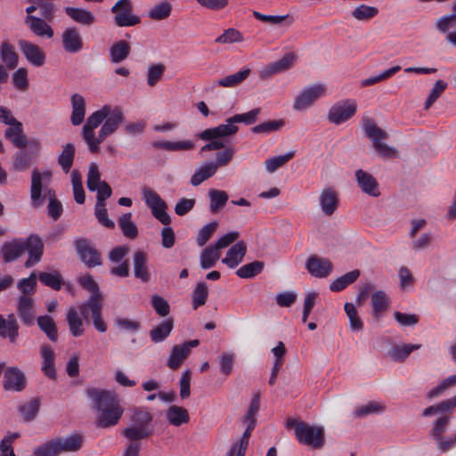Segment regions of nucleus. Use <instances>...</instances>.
Wrapping results in <instances>:
<instances>
[{"label": "nucleus", "instance_id": "f257e3e1", "mask_svg": "<svg viewBox=\"0 0 456 456\" xmlns=\"http://www.w3.org/2000/svg\"><path fill=\"white\" fill-rule=\"evenodd\" d=\"M125 119L119 107L105 104L93 112L82 128V138L92 153L100 151V144L109 135L114 134Z\"/></svg>", "mask_w": 456, "mask_h": 456}, {"label": "nucleus", "instance_id": "f03ea898", "mask_svg": "<svg viewBox=\"0 0 456 456\" xmlns=\"http://www.w3.org/2000/svg\"><path fill=\"white\" fill-rule=\"evenodd\" d=\"M142 200L151 209V215L159 220L165 227L161 230V244L166 248H172L175 243V235L172 227L169 226L171 217L167 213V204L159 194L150 186L142 189Z\"/></svg>", "mask_w": 456, "mask_h": 456}, {"label": "nucleus", "instance_id": "7ed1b4c3", "mask_svg": "<svg viewBox=\"0 0 456 456\" xmlns=\"http://www.w3.org/2000/svg\"><path fill=\"white\" fill-rule=\"evenodd\" d=\"M287 428H293L298 443L314 449H321L325 444V430L322 426L310 425L303 420L288 419Z\"/></svg>", "mask_w": 456, "mask_h": 456}, {"label": "nucleus", "instance_id": "20e7f679", "mask_svg": "<svg viewBox=\"0 0 456 456\" xmlns=\"http://www.w3.org/2000/svg\"><path fill=\"white\" fill-rule=\"evenodd\" d=\"M362 123L365 135L371 141L374 150L380 157L394 159L397 156L396 149L383 142L388 137L387 133L379 127L372 118L363 117Z\"/></svg>", "mask_w": 456, "mask_h": 456}, {"label": "nucleus", "instance_id": "39448f33", "mask_svg": "<svg viewBox=\"0 0 456 456\" xmlns=\"http://www.w3.org/2000/svg\"><path fill=\"white\" fill-rule=\"evenodd\" d=\"M78 309L86 321L91 317L94 327L101 333L107 331V324L102 318V301L94 297L86 301L78 304Z\"/></svg>", "mask_w": 456, "mask_h": 456}, {"label": "nucleus", "instance_id": "423d86ee", "mask_svg": "<svg viewBox=\"0 0 456 456\" xmlns=\"http://www.w3.org/2000/svg\"><path fill=\"white\" fill-rule=\"evenodd\" d=\"M86 395L90 399L92 408L97 413L119 404L118 396L113 390L88 387Z\"/></svg>", "mask_w": 456, "mask_h": 456}, {"label": "nucleus", "instance_id": "0eeeda50", "mask_svg": "<svg viewBox=\"0 0 456 456\" xmlns=\"http://www.w3.org/2000/svg\"><path fill=\"white\" fill-rule=\"evenodd\" d=\"M75 250L83 264L88 268L102 265V256L93 243L86 238H77L73 241Z\"/></svg>", "mask_w": 456, "mask_h": 456}, {"label": "nucleus", "instance_id": "6e6552de", "mask_svg": "<svg viewBox=\"0 0 456 456\" xmlns=\"http://www.w3.org/2000/svg\"><path fill=\"white\" fill-rule=\"evenodd\" d=\"M327 93V86L322 83H316L305 87L295 98L293 109L295 110H305L310 108L318 99Z\"/></svg>", "mask_w": 456, "mask_h": 456}, {"label": "nucleus", "instance_id": "1a4fd4ad", "mask_svg": "<svg viewBox=\"0 0 456 456\" xmlns=\"http://www.w3.org/2000/svg\"><path fill=\"white\" fill-rule=\"evenodd\" d=\"M28 150L20 149L12 156L13 169L19 172L26 171L31 166L33 159L39 154L41 142L37 138L29 140Z\"/></svg>", "mask_w": 456, "mask_h": 456}, {"label": "nucleus", "instance_id": "9d476101", "mask_svg": "<svg viewBox=\"0 0 456 456\" xmlns=\"http://www.w3.org/2000/svg\"><path fill=\"white\" fill-rule=\"evenodd\" d=\"M110 12L115 14L114 22L118 27H132L141 22L140 17L133 13L131 0H118Z\"/></svg>", "mask_w": 456, "mask_h": 456}, {"label": "nucleus", "instance_id": "9b49d317", "mask_svg": "<svg viewBox=\"0 0 456 456\" xmlns=\"http://www.w3.org/2000/svg\"><path fill=\"white\" fill-rule=\"evenodd\" d=\"M357 104L354 100L346 99L333 104L328 112V120L334 125H341L354 116Z\"/></svg>", "mask_w": 456, "mask_h": 456}, {"label": "nucleus", "instance_id": "f8f14e48", "mask_svg": "<svg viewBox=\"0 0 456 456\" xmlns=\"http://www.w3.org/2000/svg\"><path fill=\"white\" fill-rule=\"evenodd\" d=\"M24 251H27L28 257L24 265L26 268H30L41 261L44 253V243L37 234H30L28 238L23 240Z\"/></svg>", "mask_w": 456, "mask_h": 456}, {"label": "nucleus", "instance_id": "ddd939ff", "mask_svg": "<svg viewBox=\"0 0 456 456\" xmlns=\"http://www.w3.org/2000/svg\"><path fill=\"white\" fill-rule=\"evenodd\" d=\"M18 317L21 323L27 327H31L37 321L36 304L29 296H20L17 300L16 307Z\"/></svg>", "mask_w": 456, "mask_h": 456}, {"label": "nucleus", "instance_id": "4468645a", "mask_svg": "<svg viewBox=\"0 0 456 456\" xmlns=\"http://www.w3.org/2000/svg\"><path fill=\"white\" fill-rule=\"evenodd\" d=\"M24 372L18 367H7L4 372L3 387L6 391L21 392L26 388Z\"/></svg>", "mask_w": 456, "mask_h": 456}, {"label": "nucleus", "instance_id": "2eb2a0df", "mask_svg": "<svg viewBox=\"0 0 456 456\" xmlns=\"http://www.w3.org/2000/svg\"><path fill=\"white\" fill-rule=\"evenodd\" d=\"M200 345L198 339L187 341L182 345L173 346L167 365L171 370H177L191 354V349Z\"/></svg>", "mask_w": 456, "mask_h": 456}, {"label": "nucleus", "instance_id": "dca6fc26", "mask_svg": "<svg viewBox=\"0 0 456 456\" xmlns=\"http://www.w3.org/2000/svg\"><path fill=\"white\" fill-rule=\"evenodd\" d=\"M18 45L21 53L32 66L41 67L45 64L46 55L39 45L25 39L19 40Z\"/></svg>", "mask_w": 456, "mask_h": 456}, {"label": "nucleus", "instance_id": "f3484780", "mask_svg": "<svg viewBox=\"0 0 456 456\" xmlns=\"http://www.w3.org/2000/svg\"><path fill=\"white\" fill-rule=\"evenodd\" d=\"M295 61L296 54L292 52L287 53L281 59L263 67L259 71V77L262 79H266L273 75L287 71L294 65Z\"/></svg>", "mask_w": 456, "mask_h": 456}, {"label": "nucleus", "instance_id": "a211bd4d", "mask_svg": "<svg viewBox=\"0 0 456 456\" xmlns=\"http://www.w3.org/2000/svg\"><path fill=\"white\" fill-rule=\"evenodd\" d=\"M238 131V126H236L235 122L232 121V117H230L225 120L224 124H221L216 127L205 129L199 134V137L204 141L211 139H221L224 137L234 135Z\"/></svg>", "mask_w": 456, "mask_h": 456}, {"label": "nucleus", "instance_id": "6ab92c4d", "mask_svg": "<svg viewBox=\"0 0 456 456\" xmlns=\"http://www.w3.org/2000/svg\"><path fill=\"white\" fill-rule=\"evenodd\" d=\"M61 44L67 53H79L84 47V41L78 28L75 26L67 27L61 34Z\"/></svg>", "mask_w": 456, "mask_h": 456}, {"label": "nucleus", "instance_id": "aec40b11", "mask_svg": "<svg viewBox=\"0 0 456 456\" xmlns=\"http://www.w3.org/2000/svg\"><path fill=\"white\" fill-rule=\"evenodd\" d=\"M24 24L36 37L51 39L54 36L53 27L48 23V20L41 17L26 16Z\"/></svg>", "mask_w": 456, "mask_h": 456}, {"label": "nucleus", "instance_id": "412c9836", "mask_svg": "<svg viewBox=\"0 0 456 456\" xmlns=\"http://www.w3.org/2000/svg\"><path fill=\"white\" fill-rule=\"evenodd\" d=\"M305 268L316 278H326L331 273L333 265L329 259L314 255L306 260Z\"/></svg>", "mask_w": 456, "mask_h": 456}, {"label": "nucleus", "instance_id": "4be33fe9", "mask_svg": "<svg viewBox=\"0 0 456 456\" xmlns=\"http://www.w3.org/2000/svg\"><path fill=\"white\" fill-rule=\"evenodd\" d=\"M338 202V195L334 188L328 187L321 191L319 195V205L322 212L325 216H331L337 211Z\"/></svg>", "mask_w": 456, "mask_h": 456}, {"label": "nucleus", "instance_id": "5701e85b", "mask_svg": "<svg viewBox=\"0 0 456 456\" xmlns=\"http://www.w3.org/2000/svg\"><path fill=\"white\" fill-rule=\"evenodd\" d=\"M355 179L359 188L365 194L371 197H379L380 195L379 183L371 174L362 169H358L355 171Z\"/></svg>", "mask_w": 456, "mask_h": 456}, {"label": "nucleus", "instance_id": "b1692460", "mask_svg": "<svg viewBox=\"0 0 456 456\" xmlns=\"http://www.w3.org/2000/svg\"><path fill=\"white\" fill-rule=\"evenodd\" d=\"M123 412L124 409L119 403L97 413V427L106 428L117 425L122 417Z\"/></svg>", "mask_w": 456, "mask_h": 456}, {"label": "nucleus", "instance_id": "393cba45", "mask_svg": "<svg viewBox=\"0 0 456 456\" xmlns=\"http://www.w3.org/2000/svg\"><path fill=\"white\" fill-rule=\"evenodd\" d=\"M19 323L17 322L16 316L13 314H8L6 319H4L2 314H0L1 338H8L10 342L15 343L19 337Z\"/></svg>", "mask_w": 456, "mask_h": 456}, {"label": "nucleus", "instance_id": "a878e982", "mask_svg": "<svg viewBox=\"0 0 456 456\" xmlns=\"http://www.w3.org/2000/svg\"><path fill=\"white\" fill-rule=\"evenodd\" d=\"M84 317L81 315L78 306H70L66 314L69 330L74 338L82 336L85 332Z\"/></svg>", "mask_w": 456, "mask_h": 456}, {"label": "nucleus", "instance_id": "bb28decb", "mask_svg": "<svg viewBox=\"0 0 456 456\" xmlns=\"http://www.w3.org/2000/svg\"><path fill=\"white\" fill-rule=\"evenodd\" d=\"M40 355L42 358L41 370L49 379H55V353L49 345H43L40 347Z\"/></svg>", "mask_w": 456, "mask_h": 456}, {"label": "nucleus", "instance_id": "cd10ccee", "mask_svg": "<svg viewBox=\"0 0 456 456\" xmlns=\"http://www.w3.org/2000/svg\"><path fill=\"white\" fill-rule=\"evenodd\" d=\"M4 137L18 149H24L29 142L24 134L23 125L20 121L16 122L13 126H9L4 131Z\"/></svg>", "mask_w": 456, "mask_h": 456}, {"label": "nucleus", "instance_id": "c85d7f7f", "mask_svg": "<svg viewBox=\"0 0 456 456\" xmlns=\"http://www.w3.org/2000/svg\"><path fill=\"white\" fill-rule=\"evenodd\" d=\"M134 275L142 282H148L151 273L148 269V256L143 251H136L133 256Z\"/></svg>", "mask_w": 456, "mask_h": 456}, {"label": "nucleus", "instance_id": "c756f323", "mask_svg": "<svg viewBox=\"0 0 456 456\" xmlns=\"http://www.w3.org/2000/svg\"><path fill=\"white\" fill-rule=\"evenodd\" d=\"M246 252V243L242 240L239 241L229 248L226 256L223 258L222 262L229 268L233 269L242 262Z\"/></svg>", "mask_w": 456, "mask_h": 456}, {"label": "nucleus", "instance_id": "7c9ffc66", "mask_svg": "<svg viewBox=\"0 0 456 456\" xmlns=\"http://www.w3.org/2000/svg\"><path fill=\"white\" fill-rule=\"evenodd\" d=\"M43 180L41 172L35 168L31 174L30 199L34 208L40 207L44 204L45 198L42 197Z\"/></svg>", "mask_w": 456, "mask_h": 456}, {"label": "nucleus", "instance_id": "2f4dec72", "mask_svg": "<svg viewBox=\"0 0 456 456\" xmlns=\"http://www.w3.org/2000/svg\"><path fill=\"white\" fill-rule=\"evenodd\" d=\"M64 12L73 21L84 26H92L96 21L95 15L84 8L66 6Z\"/></svg>", "mask_w": 456, "mask_h": 456}, {"label": "nucleus", "instance_id": "473e14b6", "mask_svg": "<svg viewBox=\"0 0 456 456\" xmlns=\"http://www.w3.org/2000/svg\"><path fill=\"white\" fill-rule=\"evenodd\" d=\"M248 427L241 436L240 439L235 442L231 449L226 452V456H245L248 445L251 432L256 426L255 420H247Z\"/></svg>", "mask_w": 456, "mask_h": 456}, {"label": "nucleus", "instance_id": "72a5a7b5", "mask_svg": "<svg viewBox=\"0 0 456 456\" xmlns=\"http://www.w3.org/2000/svg\"><path fill=\"white\" fill-rule=\"evenodd\" d=\"M4 262H13L21 256L25 251L23 247V239H15L5 242L1 248Z\"/></svg>", "mask_w": 456, "mask_h": 456}, {"label": "nucleus", "instance_id": "f704fd0d", "mask_svg": "<svg viewBox=\"0 0 456 456\" xmlns=\"http://www.w3.org/2000/svg\"><path fill=\"white\" fill-rule=\"evenodd\" d=\"M72 113L70 116V122L73 126L80 125L86 115V101L85 98L79 94L71 95Z\"/></svg>", "mask_w": 456, "mask_h": 456}, {"label": "nucleus", "instance_id": "c9c22d12", "mask_svg": "<svg viewBox=\"0 0 456 456\" xmlns=\"http://www.w3.org/2000/svg\"><path fill=\"white\" fill-rule=\"evenodd\" d=\"M155 149H163L167 151H189L195 148V143L191 140L183 141H155L152 142Z\"/></svg>", "mask_w": 456, "mask_h": 456}, {"label": "nucleus", "instance_id": "e433bc0d", "mask_svg": "<svg viewBox=\"0 0 456 456\" xmlns=\"http://www.w3.org/2000/svg\"><path fill=\"white\" fill-rule=\"evenodd\" d=\"M174 328L173 319H167L150 330V338L153 343H160L166 340Z\"/></svg>", "mask_w": 456, "mask_h": 456}, {"label": "nucleus", "instance_id": "4c0bfd02", "mask_svg": "<svg viewBox=\"0 0 456 456\" xmlns=\"http://www.w3.org/2000/svg\"><path fill=\"white\" fill-rule=\"evenodd\" d=\"M0 59L8 69H14L19 63V55L10 43L4 42L0 46Z\"/></svg>", "mask_w": 456, "mask_h": 456}, {"label": "nucleus", "instance_id": "58836bf2", "mask_svg": "<svg viewBox=\"0 0 456 456\" xmlns=\"http://www.w3.org/2000/svg\"><path fill=\"white\" fill-rule=\"evenodd\" d=\"M37 323L49 340L56 342L58 340V330L56 323L52 316L48 314L41 315L37 318Z\"/></svg>", "mask_w": 456, "mask_h": 456}, {"label": "nucleus", "instance_id": "ea45409f", "mask_svg": "<svg viewBox=\"0 0 456 456\" xmlns=\"http://www.w3.org/2000/svg\"><path fill=\"white\" fill-rule=\"evenodd\" d=\"M166 417L168 422L175 427L188 423L190 416L188 411L181 406L172 405L167 411Z\"/></svg>", "mask_w": 456, "mask_h": 456}, {"label": "nucleus", "instance_id": "a19ab883", "mask_svg": "<svg viewBox=\"0 0 456 456\" xmlns=\"http://www.w3.org/2000/svg\"><path fill=\"white\" fill-rule=\"evenodd\" d=\"M216 169L212 162H205L199 168H197L194 174L191 177V184L192 186H199L204 181L212 177L216 173Z\"/></svg>", "mask_w": 456, "mask_h": 456}, {"label": "nucleus", "instance_id": "79ce46f5", "mask_svg": "<svg viewBox=\"0 0 456 456\" xmlns=\"http://www.w3.org/2000/svg\"><path fill=\"white\" fill-rule=\"evenodd\" d=\"M131 46L125 40L114 43L110 48V61L113 63H119L125 61L130 54Z\"/></svg>", "mask_w": 456, "mask_h": 456}, {"label": "nucleus", "instance_id": "37998d69", "mask_svg": "<svg viewBox=\"0 0 456 456\" xmlns=\"http://www.w3.org/2000/svg\"><path fill=\"white\" fill-rule=\"evenodd\" d=\"M40 398L35 397L28 403L20 405L18 411L24 421L29 422L35 419L37 416L40 410Z\"/></svg>", "mask_w": 456, "mask_h": 456}, {"label": "nucleus", "instance_id": "c03bdc74", "mask_svg": "<svg viewBox=\"0 0 456 456\" xmlns=\"http://www.w3.org/2000/svg\"><path fill=\"white\" fill-rule=\"evenodd\" d=\"M251 70L249 68H244L234 74L228 75L219 78L216 84L222 87H236L240 85L249 76Z\"/></svg>", "mask_w": 456, "mask_h": 456}, {"label": "nucleus", "instance_id": "a18cd8bd", "mask_svg": "<svg viewBox=\"0 0 456 456\" xmlns=\"http://www.w3.org/2000/svg\"><path fill=\"white\" fill-rule=\"evenodd\" d=\"M421 347L419 344L396 345L388 352V356L395 362H403L411 352Z\"/></svg>", "mask_w": 456, "mask_h": 456}, {"label": "nucleus", "instance_id": "49530a36", "mask_svg": "<svg viewBox=\"0 0 456 456\" xmlns=\"http://www.w3.org/2000/svg\"><path fill=\"white\" fill-rule=\"evenodd\" d=\"M61 453L77 452L82 447L83 436L79 434H73L67 437H56Z\"/></svg>", "mask_w": 456, "mask_h": 456}, {"label": "nucleus", "instance_id": "de8ad7c7", "mask_svg": "<svg viewBox=\"0 0 456 456\" xmlns=\"http://www.w3.org/2000/svg\"><path fill=\"white\" fill-rule=\"evenodd\" d=\"M208 197L210 200L209 211L212 214H216L225 206L229 200V196L226 191L217 189H210L208 191Z\"/></svg>", "mask_w": 456, "mask_h": 456}, {"label": "nucleus", "instance_id": "09e8293b", "mask_svg": "<svg viewBox=\"0 0 456 456\" xmlns=\"http://www.w3.org/2000/svg\"><path fill=\"white\" fill-rule=\"evenodd\" d=\"M76 149L73 143H67L62 147V151L58 157V164L62 171L68 174L73 165Z\"/></svg>", "mask_w": 456, "mask_h": 456}, {"label": "nucleus", "instance_id": "8fccbe9b", "mask_svg": "<svg viewBox=\"0 0 456 456\" xmlns=\"http://www.w3.org/2000/svg\"><path fill=\"white\" fill-rule=\"evenodd\" d=\"M360 274L361 273L358 269L348 272L333 281L330 285V289L334 292L341 291L354 283L360 277Z\"/></svg>", "mask_w": 456, "mask_h": 456}, {"label": "nucleus", "instance_id": "3c124183", "mask_svg": "<svg viewBox=\"0 0 456 456\" xmlns=\"http://www.w3.org/2000/svg\"><path fill=\"white\" fill-rule=\"evenodd\" d=\"M151 433L152 429L150 427H139L135 425H131L122 431L123 436L132 442L145 439L149 437Z\"/></svg>", "mask_w": 456, "mask_h": 456}, {"label": "nucleus", "instance_id": "603ef678", "mask_svg": "<svg viewBox=\"0 0 456 456\" xmlns=\"http://www.w3.org/2000/svg\"><path fill=\"white\" fill-rule=\"evenodd\" d=\"M264 262L256 260L240 266L236 271V274L242 279H251L259 274L264 270Z\"/></svg>", "mask_w": 456, "mask_h": 456}, {"label": "nucleus", "instance_id": "864d4df0", "mask_svg": "<svg viewBox=\"0 0 456 456\" xmlns=\"http://www.w3.org/2000/svg\"><path fill=\"white\" fill-rule=\"evenodd\" d=\"M371 306L373 309V315L379 318L383 312L387 309L388 297L383 290H378L371 296Z\"/></svg>", "mask_w": 456, "mask_h": 456}, {"label": "nucleus", "instance_id": "5fc2aeb1", "mask_svg": "<svg viewBox=\"0 0 456 456\" xmlns=\"http://www.w3.org/2000/svg\"><path fill=\"white\" fill-rule=\"evenodd\" d=\"M118 226L123 234L129 239H134L138 235L136 224L132 221V214L126 213L118 219Z\"/></svg>", "mask_w": 456, "mask_h": 456}, {"label": "nucleus", "instance_id": "6e6d98bb", "mask_svg": "<svg viewBox=\"0 0 456 456\" xmlns=\"http://www.w3.org/2000/svg\"><path fill=\"white\" fill-rule=\"evenodd\" d=\"M451 418L448 415H442L433 423L429 430V436L435 440H441L443 434L447 431Z\"/></svg>", "mask_w": 456, "mask_h": 456}, {"label": "nucleus", "instance_id": "4d7b16f0", "mask_svg": "<svg viewBox=\"0 0 456 456\" xmlns=\"http://www.w3.org/2000/svg\"><path fill=\"white\" fill-rule=\"evenodd\" d=\"M208 296L207 283L199 282L191 293V305L194 310L206 304Z\"/></svg>", "mask_w": 456, "mask_h": 456}, {"label": "nucleus", "instance_id": "13d9d810", "mask_svg": "<svg viewBox=\"0 0 456 456\" xmlns=\"http://www.w3.org/2000/svg\"><path fill=\"white\" fill-rule=\"evenodd\" d=\"M295 156V151H291L283 155L270 158L265 161V166L269 173H274L280 167H283Z\"/></svg>", "mask_w": 456, "mask_h": 456}, {"label": "nucleus", "instance_id": "bf43d9fd", "mask_svg": "<svg viewBox=\"0 0 456 456\" xmlns=\"http://www.w3.org/2000/svg\"><path fill=\"white\" fill-rule=\"evenodd\" d=\"M172 5L167 1H163L154 5L148 12V17L154 20H162L171 14Z\"/></svg>", "mask_w": 456, "mask_h": 456}, {"label": "nucleus", "instance_id": "052dcab7", "mask_svg": "<svg viewBox=\"0 0 456 456\" xmlns=\"http://www.w3.org/2000/svg\"><path fill=\"white\" fill-rule=\"evenodd\" d=\"M59 445L56 438L47 441L34 450V456H59Z\"/></svg>", "mask_w": 456, "mask_h": 456}, {"label": "nucleus", "instance_id": "680f3d73", "mask_svg": "<svg viewBox=\"0 0 456 456\" xmlns=\"http://www.w3.org/2000/svg\"><path fill=\"white\" fill-rule=\"evenodd\" d=\"M378 13L377 7L360 4L353 10L352 16L357 20L367 21L376 17Z\"/></svg>", "mask_w": 456, "mask_h": 456}, {"label": "nucleus", "instance_id": "e2e57ef3", "mask_svg": "<svg viewBox=\"0 0 456 456\" xmlns=\"http://www.w3.org/2000/svg\"><path fill=\"white\" fill-rule=\"evenodd\" d=\"M454 386H456V374L447 377L440 384L428 391L427 394V398L434 399L444 395L446 390Z\"/></svg>", "mask_w": 456, "mask_h": 456}, {"label": "nucleus", "instance_id": "0e129e2a", "mask_svg": "<svg viewBox=\"0 0 456 456\" xmlns=\"http://www.w3.org/2000/svg\"><path fill=\"white\" fill-rule=\"evenodd\" d=\"M77 281L84 289L91 293V296L88 298L96 297H99V301H102V294L100 292L98 284L94 280L92 275L87 274L81 276L78 278Z\"/></svg>", "mask_w": 456, "mask_h": 456}, {"label": "nucleus", "instance_id": "69168bd1", "mask_svg": "<svg viewBox=\"0 0 456 456\" xmlns=\"http://www.w3.org/2000/svg\"><path fill=\"white\" fill-rule=\"evenodd\" d=\"M220 254L216 248L210 246L205 248L200 255V266L202 269H210L216 265Z\"/></svg>", "mask_w": 456, "mask_h": 456}, {"label": "nucleus", "instance_id": "338daca9", "mask_svg": "<svg viewBox=\"0 0 456 456\" xmlns=\"http://www.w3.org/2000/svg\"><path fill=\"white\" fill-rule=\"evenodd\" d=\"M39 281L45 286L59 290L63 282L61 275L58 272H42L38 274Z\"/></svg>", "mask_w": 456, "mask_h": 456}, {"label": "nucleus", "instance_id": "774afa93", "mask_svg": "<svg viewBox=\"0 0 456 456\" xmlns=\"http://www.w3.org/2000/svg\"><path fill=\"white\" fill-rule=\"evenodd\" d=\"M447 88V83L444 80H437L432 89L430 90V93L424 103V109L428 110L435 102L441 96V94L445 91Z\"/></svg>", "mask_w": 456, "mask_h": 456}]
</instances>
